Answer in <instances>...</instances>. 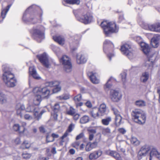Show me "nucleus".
<instances>
[{"label": "nucleus", "mask_w": 160, "mask_h": 160, "mask_svg": "<svg viewBox=\"0 0 160 160\" xmlns=\"http://www.w3.org/2000/svg\"><path fill=\"white\" fill-rule=\"evenodd\" d=\"M2 70L3 73L2 79L5 83L8 81L14 78V75L11 72L8 65H4L2 66Z\"/></svg>", "instance_id": "nucleus-8"}, {"label": "nucleus", "mask_w": 160, "mask_h": 160, "mask_svg": "<svg viewBox=\"0 0 160 160\" xmlns=\"http://www.w3.org/2000/svg\"><path fill=\"white\" fill-rule=\"evenodd\" d=\"M16 109L18 115L19 116L20 118H22L23 116L22 111L25 110L24 105L21 103H18L16 106Z\"/></svg>", "instance_id": "nucleus-18"}, {"label": "nucleus", "mask_w": 160, "mask_h": 160, "mask_svg": "<svg viewBox=\"0 0 160 160\" xmlns=\"http://www.w3.org/2000/svg\"><path fill=\"white\" fill-rule=\"evenodd\" d=\"M33 103V96L32 99L30 100L29 102V104L27 105V108H25L26 112H33L35 118L39 120L41 118L42 114L45 112L44 110H42L40 112V109L38 107H36L32 105L31 104Z\"/></svg>", "instance_id": "nucleus-2"}, {"label": "nucleus", "mask_w": 160, "mask_h": 160, "mask_svg": "<svg viewBox=\"0 0 160 160\" xmlns=\"http://www.w3.org/2000/svg\"><path fill=\"white\" fill-rule=\"evenodd\" d=\"M26 124L25 122H22V126L20 127V128L22 130V131H20V133H22L24 132L25 128V127L26 126Z\"/></svg>", "instance_id": "nucleus-55"}, {"label": "nucleus", "mask_w": 160, "mask_h": 160, "mask_svg": "<svg viewBox=\"0 0 160 160\" xmlns=\"http://www.w3.org/2000/svg\"><path fill=\"white\" fill-rule=\"evenodd\" d=\"M7 98L5 95L2 92L0 91V102L4 103L7 102Z\"/></svg>", "instance_id": "nucleus-37"}, {"label": "nucleus", "mask_w": 160, "mask_h": 160, "mask_svg": "<svg viewBox=\"0 0 160 160\" xmlns=\"http://www.w3.org/2000/svg\"><path fill=\"white\" fill-rule=\"evenodd\" d=\"M122 118L120 115L115 116V123L117 126H118L122 123Z\"/></svg>", "instance_id": "nucleus-40"}, {"label": "nucleus", "mask_w": 160, "mask_h": 160, "mask_svg": "<svg viewBox=\"0 0 160 160\" xmlns=\"http://www.w3.org/2000/svg\"><path fill=\"white\" fill-rule=\"evenodd\" d=\"M106 152L107 154L114 157L117 160H122L119 154L115 152L108 151Z\"/></svg>", "instance_id": "nucleus-28"}, {"label": "nucleus", "mask_w": 160, "mask_h": 160, "mask_svg": "<svg viewBox=\"0 0 160 160\" xmlns=\"http://www.w3.org/2000/svg\"><path fill=\"white\" fill-rule=\"evenodd\" d=\"M44 28L43 26L39 25L34 27L32 29V32L34 35L41 39H43L44 38Z\"/></svg>", "instance_id": "nucleus-9"}, {"label": "nucleus", "mask_w": 160, "mask_h": 160, "mask_svg": "<svg viewBox=\"0 0 160 160\" xmlns=\"http://www.w3.org/2000/svg\"><path fill=\"white\" fill-rule=\"evenodd\" d=\"M153 62L152 61H150L149 59L145 63V66L148 69L151 70L153 67Z\"/></svg>", "instance_id": "nucleus-38"}, {"label": "nucleus", "mask_w": 160, "mask_h": 160, "mask_svg": "<svg viewBox=\"0 0 160 160\" xmlns=\"http://www.w3.org/2000/svg\"><path fill=\"white\" fill-rule=\"evenodd\" d=\"M24 118L27 120H31L32 119V117L28 114H26L24 115Z\"/></svg>", "instance_id": "nucleus-57"}, {"label": "nucleus", "mask_w": 160, "mask_h": 160, "mask_svg": "<svg viewBox=\"0 0 160 160\" xmlns=\"http://www.w3.org/2000/svg\"><path fill=\"white\" fill-rule=\"evenodd\" d=\"M56 98L59 100H67L69 98V95L67 94H63L61 96H57Z\"/></svg>", "instance_id": "nucleus-43"}, {"label": "nucleus", "mask_w": 160, "mask_h": 160, "mask_svg": "<svg viewBox=\"0 0 160 160\" xmlns=\"http://www.w3.org/2000/svg\"><path fill=\"white\" fill-rule=\"evenodd\" d=\"M135 105L138 107H142L145 106L146 103L143 100H139L135 102Z\"/></svg>", "instance_id": "nucleus-42"}, {"label": "nucleus", "mask_w": 160, "mask_h": 160, "mask_svg": "<svg viewBox=\"0 0 160 160\" xmlns=\"http://www.w3.org/2000/svg\"><path fill=\"white\" fill-rule=\"evenodd\" d=\"M149 72L145 71L142 73L140 78L141 82L145 83L147 82L149 78Z\"/></svg>", "instance_id": "nucleus-22"}, {"label": "nucleus", "mask_w": 160, "mask_h": 160, "mask_svg": "<svg viewBox=\"0 0 160 160\" xmlns=\"http://www.w3.org/2000/svg\"><path fill=\"white\" fill-rule=\"evenodd\" d=\"M111 110L112 111L115 116L120 115V112L115 108L112 107Z\"/></svg>", "instance_id": "nucleus-50"}, {"label": "nucleus", "mask_w": 160, "mask_h": 160, "mask_svg": "<svg viewBox=\"0 0 160 160\" xmlns=\"http://www.w3.org/2000/svg\"><path fill=\"white\" fill-rule=\"evenodd\" d=\"M102 133L104 134H106L108 133H111L110 129L108 128H104L102 130Z\"/></svg>", "instance_id": "nucleus-52"}, {"label": "nucleus", "mask_w": 160, "mask_h": 160, "mask_svg": "<svg viewBox=\"0 0 160 160\" xmlns=\"http://www.w3.org/2000/svg\"><path fill=\"white\" fill-rule=\"evenodd\" d=\"M14 142L16 144H18L20 143L21 141L19 138H17L14 140Z\"/></svg>", "instance_id": "nucleus-63"}, {"label": "nucleus", "mask_w": 160, "mask_h": 160, "mask_svg": "<svg viewBox=\"0 0 160 160\" xmlns=\"http://www.w3.org/2000/svg\"><path fill=\"white\" fill-rule=\"evenodd\" d=\"M73 124H70L67 130L69 132H72V127H73Z\"/></svg>", "instance_id": "nucleus-59"}, {"label": "nucleus", "mask_w": 160, "mask_h": 160, "mask_svg": "<svg viewBox=\"0 0 160 160\" xmlns=\"http://www.w3.org/2000/svg\"><path fill=\"white\" fill-rule=\"evenodd\" d=\"M126 73L125 72H123L121 73L120 75L122 81L123 83H124L126 81Z\"/></svg>", "instance_id": "nucleus-48"}, {"label": "nucleus", "mask_w": 160, "mask_h": 160, "mask_svg": "<svg viewBox=\"0 0 160 160\" xmlns=\"http://www.w3.org/2000/svg\"><path fill=\"white\" fill-rule=\"evenodd\" d=\"M90 114L91 116L94 118H97L102 116L98 108H94L91 111Z\"/></svg>", "instance_id": "nucleus-23"}, {"label": "nucleus", "mask_w": 160, "mask_h": 160, "mask_svg": "<svg viewBox=\"0 0 160 160\" xmlns=\"http://www.w3.org/2000/svg\"><path fill=\"white\" fill-rule=\"evenodd\" d=\"M75 113V109L72 107L70 108V109L67 111V113L69 115H73Z\"/></svg>", "instance_id": "nucleus-49"}, {"label": "nucleus", "mask_w": 160, "mask_h": 160, "mask_svg": "<svg viewBox=\"0 0 160 160\" xmlns=\"http://www.w3.org/2000/svg\"><path fill=\"white\" fill-rule=\"evenodd\" d=\"M150 150V146L148 145L143 146L139 150L138 155L141 156H145Z\"/></svg>", "instance_id": "nucleus-17"}, {"label": "nucleus", "mask_w": 160, "mask_h": 160, "mask_svg": "<svg viewBox=\"0 0 160 160\" xmlns=\"http://www.w3.org/2000/svg\"><path fill=\"white\" fill-rule=\"evenodd\" d=\"M74 13L77 20L85 24H88L91 22L92 20L93 17L92 15L89 13H87L82 16V18H80L78 17L77 14Z\"/></svg>", "instance_id": "nucleus-10"}, {"label": "nucleus", "mask_w": 160, "mask_h": 160, "mask_svg": "<svg viewBox=\"0 0 160 160\" xmlns=\"http://www.w3.org/2000/svg\"><path fill=\"white\" fill-rule=\"evenodd\" d=\"M53 40L58 42L60 45H63L65 42V40L64 38L61 36H55L53 37Z\"/></svg>", "instance_id": "nucleus-29"}, {"label": "nucleus", "mask_w": 160, "mask_h": 160, "mask_svg": "<svg viewBox=\"0 0 160 160\" xmlns=\"http://www.w3.org/2000/svg\"><path fill=\"white\" fill-rule=\"evenodd\" d=\"M136 40L139 43H140V44L141 43V42H142V38L140 36H138L137 37Z\"/></svg>", "instance_id": "nucleus-62"}, {"label": "nucleus", "mask_w": 160, "mask_h": 160, "mask_svg": "<svg viewBox=\"0 0 160 160\" xmlns=\"http://www.w3.org/2000/svg\"><path fill=\"white\" fill-rule=\"evenodd\" d=\"M60 106L58 103H56L55 104L52 108L53 111L54 113H58L60 111Z\"/></svg>", "instance_id": "nucleus-41"}, {"label": "nucleus", "mask_w": 160, "mask_h": 160, "mask_svg": "<svg viewBox=\"0 0 160 160\" xmlns=\"http://www.w3.org/2000/svg\"><path fill=\"white\" fill-rule=\"evenodd\" d=\"M140 45L144 53L149 56L150 53V48L148 45L144 42H141Z\"/></svg>", "instance_id": "nucleus-15"}, {"label": "nucleus", "mask_w": 160, "mask_h": 160, "mask_svg": "<svg viewBox=\"0 0 160 160\" xmlns=\"http://www.w3.org/2000/svg\"><path fill=\"white\" fill-rule=\"evenodd\" d=\"M101 134L100 133H97L95 136V141L93 142L95 143L97 146H98V143L101 140Z\"/></svg>", "instance_id": "nucleus-36"}, {"label": "nucleus", "mask_w": 160, "mask_h": 160, "mask_svg": "<svg viewBox=\"0 0 160 160\" xmlns=\"http://www.w3.org/2000/svg\"><path fill=\"white\" fill-rule=\"evenodd\" d=\"M149 160H152L153 157H155L160 160V153L159 152L156 148H152L149 153Z\"/></svg>", "instance_id": "nucleus-20"}, {"label": "nucleus", "mask_w": 160, "mask_h": 160, "mask_svg": "<svg viewBox=\"0 0 160 160\" xmlns=\"http://www.w3.org/2000/svg\"><path fill=\"white\" fill-rule=\"evenodd\" d=\"M89 121V118L87 115H84L80 119V123L82 124H84L88 122Z\"/></svg>", "instance_id": "nucleus-33"}, {"label": "nucleus", "mask_w": 160, "mask_h": 160, "mask_svg": "<svg viewBox=\"0 0 160 160\" xmlns=\"http://www.w3.org/2000/svg\"><path fill=\"white\" fill-rule=\"evenodd\" d=\"M101 26L106 36L118 31V28L114 22H108L106 21H104L101 22Z\"/></svg>", "instance_id": "nucleus-3"}, {"label": "nucleus", "mask_w": 160, "mask_h": 160, "mask_svg": "<svg viewBox=\"0 0 160 160\" xmlns=\"http://www.w3.org/2000/svg\"><path fill=\"white\" fill-rule=\"evenodd\" d=\"M83 135L84 134L83 133H80L77 136L76 138V139L77 140H78L82 138L83 137Z\"/></svg>", "instance_id": "nucleus-61"}, {"label": "nucleus", "mask_w": 160, "mask_h": 160, "mask_svg": "<svg viewBox=\"0 0 160 160\" xmlns=\"http://www.w3.org/2000/svg\"><path fill=\"white\" fill-rule=\"evenodd\" d=\"M102 153V151L100 149L95 151L90 154L89 159L90 160L96 159L100 157Z\"/></svg>", "instance_id": "nucleus-16"}, {"label": "nucleus", "mask_w": 160, "mask_h": 160, "mask_svg": "<svg viewBox=\"0 0 160 160\" xmlns=\"http://www.w3.org/2000/svg\"><path fill=\"white\" fill-rule=\"evenodd\" d=\"M114 47L113 43L109 40H106L103 42V51L105 53H107V56L110 61L111 60V58L114 56V54L109 53V52L112 51Z\"/></svg>", "instance_id": "nucleus-6"}, {"label": "nucleus", "mask_w": 160, "mask_h": 160, "mask_svg": "<svg viewBox=\"0 0 160 160\" xmlns=\"http://www.w3.org/2000/svg\"><path fill=\"white\" fill-rule=\"evenodd\" d=\"M60 62L63 66V69L68 72H70L72 70V66L70 59L68 56L63 55L60 59Z\"/></svg>", "instance_id": "nucleus-7"}, {"label": "nucleus", "mask_w": 160, "mask_h": 160, "mask_svg": "<svg viewBox=\"0 0 160 160\" xmlns=\"http://www.w3.org/2000/svg\"><path fill=\"white\" fill-rule=\"evenodd\" d=\"M131 142L132 144L136 146L139 145L140 143L139 141L134 137H132L131 139Z\"/></svg>", "instance_id": "nucleus-44"}, {"label": "nucleus", "mask_w": 160, "mask_h": 160, "mask_svg": "<svg viewBox=\"0 0 160 160\" xmlns=\"http://www.w3.org/2000/svg\"><path fill=\"white\" fill-rule=\"evenodd\" d=\"M87 60V58L83 55H81L80 56H77V62L78 64L84 63L86 62Z\"/></svg>", "instance_id": "nucleus-26"}, {"label": "nucleus", "mask_w": 160, "mask_h": 160, "mask_svg": "<svg viewBox=\"0 0 160 160\" xmlns=\"http://www.w3.org/2000/svg\"><path fill=\"white\" fill-rule=\"evenodd\" d=\"M29 72L30 74L35 79H39L41 78L40 77L37 73L34 66H32L29 67Z\"/></svg>", "instance_id": "nucleus-21"}, {"label": "nucleus", "mask_w": 160, "mask_h": 160, "mask_svg": "<svg viewBox=\"0 0 160 160\" xmlns=\"http://www.w3.org/2000/svg\"><path fill=\"white\" fill-rule=\"evenodd\" d=\"M59 137L58 134L53 133L51 136L49 135H47L46 137V142L48 143L52 142L54 140L55 138H57Z\"/></svg>", "instance_id": "nucleus-24"}, {"label": "nucleus", "mask_w": 160, "mask_h": 160, "mask_svg": "<svg viewBox=\"0 0 160 160\" xmlns=\"http://www.w3.org/2000/svg\"><path fill=\"white\" fill-rule=\"evenodd\" d=\"M80 145V142H79L77 141L75 142L74 143L72 144V146L73 147H76V146H79Z\"/></svg>", "instance_id": "nucleus-64"}, {"label": "nucleus", "mask_w": 160, "mask_h": 160, "mask_svg": "<svg viewBox=\"0 0 160 160\" xmlns=\"http://www.w3.org/2000/svg\"><path fill=\"white\" fill-rule=\"evenodd\" d=\"M11 5H8L5 9H3L1 13V17L0 18V22L5 18L6 15Z\"/></svg>", "instance_id": "nucleus-25"}, {"label": "nucleus", "mask_w": 160, "mask_h": 160, "mask_svg": "<svg viewBox=\"0 0 160 160\" xmlns=\"http://www.w3.org/2000/svg\"><path fill=\"white\" fill-rule=\"evenodd\" d=\"M97 147V146L93 142H88L85 146V150L87 152H89Z\"/></svg>", "instance_id": "nucleus-27"}, {"label": "nucleus", "mask_w": 160, "mask_h": 160, "mask_svg": "<svg viewBox=\"0 0 160 160\" xmlns=\"http://www.w3.org/2000/svg\"><path fill=\"white\" fill-rule=\"evenodd\" d=\"M88 131L89 133V140L90 141H92L94 138V134L96 132V130L95 129H89Z\"/></svg>", "instance_id": "nucleus-31"}, {"label": "nucleus", "mask_w": 160, "mask_h": 160, "mask_svg": "<svg viewBox=\"0 0 160 160\" xmlns=\"http://www.w3.org/2000/svg\"><path fill=\"white\" fill-rule=\"evenodd\" d=\"M112 121L111 117H108L102 120V123L104 125L108 126Z\"/></svg>", "instance_id": "nucleus-35"}, {"label": "nucleus", "mask_w": 160, "mask_h": 160, "mask_svg": "<svg viewBox=\"0 0 160 160\" xmlns=\"http://www.w3.org/2000/svg\"><path fill=\"white\" fill-rule=\"evenodd\" d=\"M22 145L25 147V148H28L30 147V144L28 143V142L27 141H25L23 142Z\"/></svg>", "instance_id": "nucleus-58"}, {"label": "nucleus", "mask_w": 160, "mask_h": 160, "mask_svg": "<svg viewBox=\"0 0 160 160\" xmlns=\"http://www.w3.org/2000/svg\"><path fill=\"white\" fill-rule=\"evenodd\" d=\"M13 129L15 131H18L19 133L20 131H22L18 124H15L13 126Z\"/></svg>", "instance_id": "nucleus-51"}, {"label": "nucleus", "mask_w": 160, "mask_h": 160, "mask_svg": "<svg viewBox=\"0 0 160 160\" xmlns=\"http://www.w3.org/2000/svg\"><path fill=\"white\" fill-rule=\"evenodd\" d=\"M148 29L151 31L160 32V22L148 25Z\"/></svg>", "instance_id": "nucleus-14"}, {"label": "nucleus", "mask_w": 160, "mask_h": 160, "mask_svg": "<svg viewBox=\"0 0 160 160\" xmlns=\"http://www.w3.org/2000/svg\"><path fill=\"white\" fill-rule=\"evenodd\" d=\"M82 98V96L81 94H78L74 98V101L75 102H79L81 99Z\"/></svg>", "instance_id": "nucleus-54"}, {"label": "nucleus", "mask_w": 160, "mask_h": 160, "mask_svg": "<svg viewBox=\"0 0 160 160\" xmlns=\"http://www.w3.org/2000/svg\"><path fill=\"white\" fill-rule=\"evenodd\" d=\"M87 75L92 83L97 84L99 82V79L97 77V75L96 72H88Z\"/></svg>", "instance_id": "nucleus-13"}, {"label": "nucleus", "mask_w": 160, "mask_h": 160, "mask_svg": "<svg viewBox=\"0 0 160 160\" xmlns=\"http://www.w3.org/2000/svg\"><path fill=\"white\" fill-rule=\"evenodd\" d=\"M121 50L122 53L126 55L130 59H132L135 57V51L131 48V45L125 43L121 47Z\"/></svg>", "instance_id": "nucleus-5"}, {"label": "nucleus", "mask_w": 160, "mask_h": 160, "mask_svg": "<svg viewBox=\"0 0 160 160\" xmlns=\"http://www.w3.org/2000/svg\"><path fill=\"white\" fill-rule=\"evenodd\" d=\"M73 116V119L75 120H77L79 118L80 116V115L79 114H77V113L76 114L75 113V114Z\"/></svg>", "instance_id": "nucleus-60"}, {"label": "nucleus", "mask_w": 160, "mask_h": 160, "mask_svg": "<svg viewBox=\"0 0 160 160\" xmlns=\"http://www.w3.org/2000/svg\"><path fill=\"white\" fill-rule=\"evenodd\" d=\"M16 80L15 78L10 80L8 81L5 84L8 87H13L16 85Z\"/></svg>", "instance_id": "nucleus-32"}, {"label": "nucleus", "mask_w": 160, "mask_h": 160, "mask_svg": "<svg viewBox=\"0 0 160 160\" xmlns=\"http://www.w3.org/2000/svg\"><path fill=\"white\" fill-rule=\"evenodd\" d=\"M36 7V6L35 5H33L30 6L26 10L25 12L23 14V16L22 19L24 21H26L27 20L26 19V17L27 13L29 12V10H32L33 9L35 8Z\"/></svg>", "instance_id": "nucleus-39"}, {"label": "nucleus", "mask_w": 160, "mask_h": 160, "mask_svg": "<svg viewBox=\"0 0 160 160\" xmlns=\"http://www.w3.org/2000/svg\"><path fill=\"white\" fill-rule=\"evenodd\" d=\"M54 88L53 89L52 93H54L58 92L60 91L61 89V87L58 85V84H57L56 86L54 87Z\"/></svg>", "instance_id": "nucleus-46"}, {"label": "nucleus", "mask_w": 160, "mask_h": 160, "mask_svg": "<svg viewBox=\"0 0 160 160\" xmlns=\"http://www.w3.org/2000/svg\"><path fill=\"white\" fill-rule=\"evenodd\" d=\"M22 157L24 159H28L31 157V155L28 153H24L22 154Z\"/></svg>", "instance_id": "nucleus-53"}, {"label": "nucleus", "mask_w": 160, "mask_h": 160, "mask_svg": "<svg viewBox=\"0 0 160 160\" xmlns=\"http://www.w3.org/2000/svg\"><path fill=\"white\" fill-rule=\"evenodd\" d=\"M132 118L135 122L139 124H143L146 121V117L144 112L139 109H135L132 113Z\"/></svg>", "instance_id": "nucleus-4"}, {"label": "nucleus", "mask_w": 160, "mask_h": 160, "mask_svg": "<svg viewBox=\"0 0 160 160\" xmlns=\"http://www.w3.org/2000/svg\"><path fill=\"white\" fill-rule=\"evenodd\" d=\"M160 36L158 34H156L151 40V44L152 47L157 48L158 46L159 40Z\"/></svg>", "instance_id": "nucleus-19"}, {"label": "nucleus", "mask_w": 160, "mask_h": 160, "mask_svg": "<svg viewBox=\"0 0 160 160\" xmlns=\"http://www.w3.org/2000/svg\"><path fill=\"white\" fill-rule=\"evenodd\" d=\"M122 98L121 94L118 91L114 89H111L110 93V98L113 102H118Z\"/></svg>", "instance_id": "nucleus-12"}, {"label": "nucleus", "mask_w": 160, "mask_h": 160, "mask_svg": "<svg viewBox=\"0 0 160 160\" xmlns=\"http://www.w3.org/2000/svg\"><path fill=\"white\" fill-rule=\"evenodd\" d=\"M28 21L32 22V23H35L37 22L38 20L36 18H33L32 16H31L30 18L28 20Z\"/></svg>", "instance_id": "nucleus-56"}, {"label": "nucleus", "mask_w": 160, "mask_h": 160, "mask_svg": "<svg viewBox=\"0 0 160 160\" xmlns=\"http://www.w3.org/2000/svg\"><path fill=\"white\" fill-rule=\"evenodd\" d=\"M66 2L69 4H79L80 3L79 0H66Z\"/></svg>", "instance_id": "nucleus-45"}, {"label": "nucleus", "mask_w": 160, "mask_h": 160, "mask_svg": "<svg viewBox=\"0 0 160 160\" xmlns=\"http://www.w3.org/2000/svg\"><path fill=\"white\" fill-rule=\"evenodd\" d=\"M116 81V79L112 77H111L108 80L106 83L105 84L104 88H105L109 89L111 88L112 86L111 82Z\"/></svg>", "instance_id": "nucleus-34"}, {"label": "nucleus", "mask_w": 160, "mask_h": 160, "mask_svg": "<svg viewBox=\"0 0 160 160\" xmlns=\"http://www.w3.org/2000/svg\"><path fill=\"white\" fill-rule=\"evenodd\" d=\"M58 83V82L56 81L48 82L46 83V85L47 86L52 87L56 86Z\"/></svg>", "instance_id": "nucleus-47"}, {"label": "nucleus", "mask_w": 160, "mask_h": 160, "mask_svg": "<svg viewBox=\"0 0 160 160\" xmlns=\"http://www.w3.org/2000/svg\"><path fill=\"white\" fill-rule=\"evenodd\" d=\"M101 115H103L105 113L106 110V106L104 103L101 104L99 108H98Z\"/></svg>", "instance_id": "nucleus-30"}, {"label": "nucleus", "mask_w": 160, "mask_h": 160, "mask_svg": "<svg viewBox=\"0 0 160 160\" xmlns=\"http://www.w3.org/2000/svg\"><path fill=\"white\" fill-rule=\"evenodd\" d=\"M37 57L44 67L47 68H50V64L48 61V57L45 53L38 55Z\"/></svg>", "instance_id": "nucleus-11"}, {"label": "nucleus", "mask_w": 160, "mask_h": 160, "mask_svg": "<svg viewBox=\"0 0 160 160\" xmlns=\"http://www.w3.org/2000/svg\"><path fill=\"white\" fill-rule=\"evenodd\" d=\"M33 103L36 105H39L40 103L42 100L41 96L43 98L46 97L50 93L49 90L46 87L43 88L36 87L33 89Z\"/></svg>", "instance_id": "nucleus-1"}]
</instances>
